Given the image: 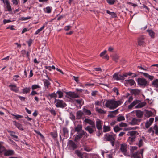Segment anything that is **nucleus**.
<instances>
[{
    "instance_id": "f257e3e1",
    "label": "nucleus",
    "mask_w": 158,
    "mask_h": 158,
    "mask_svg": "<svg viewBox=\"0 0 158 158\" xmlns=\"http://www.w3.org/2000/svg\"><path fill=\"white\" fill-rule=\"evenodd\" d=\"M122 100L120 99L118 101H115L113 99L108 100L105 103V106L110 109H114L123 103Z\"/></svg>"
},
{
    "instance_id": "f03ea898",
    "label": "nucleus",
    "mask_w": 158,
    "mask_h": 158,
    "mask_svg": "<svg viewBox=\"0 0 158 158\" xmlns=\"http://www.w3.org/2000/svg\"><path fill=\"white\" fill-rule=\"evenodd\" d=\"M138 134V132L136 131H131L128 132L127 135L130 136L128 139V141L130 144H131L132 143L135 141L137 136Z\"/></svg>"
},
{
    "instance_id": "7ed1b4c3",
    "label": "nucleus",
    "mask_w": 158,
    "mask_h": 158,
    "mask_svg": "<svg viewBox=\"0 0 158 158\" xmlns=\"http://www.w3.org/2000/svg\"><path fill=\"white\" fill-rule=\"evenodd\" d=\"M55 105L57 108H63L66 106V103L62 100L55 99Z\"/></svg>"
},
{
    "instance_id": "20e7f679",
    "label": "nucleus",
    "mask_w": 158,
    "mask_h": 158,
    "mask_svg": "<svg viewBox=\"0 0 158 158\" xmlns=\"http://www.w3.org/2000/svg\"><path fill=\"white\" fill-rule=\"evenodd\" d=\"M138 84L142 87H144L147 85V80L143 78H138L137 79Z\"/></svg>"
},
{
    "instance_id": "39448f33",
    "label": "nucleus",
    "mask_w": 158,
    "mask_h": 158,
    "mask_svg": "<svg viewBox=\"0 0 158 158\" xmlns=\"http://www.w3.org/2000/svg\"><path fill=\"white\" fill-rule=\"evenodd\" d=\"M127 145L125 143L120 144V151L125 156H127L128 155L127 150Z\"/></svg>"
},
{
    "instance_id": "423d86ee",
    "label": "nucleus",
    "mask_w": 158,
    "mask_h": 158,
    "mask_svg": "<svg viewBox=\"0 0 158 158\" xmlns=\"http://www.w3.org/2000/svg\"><path fill=\"white\" fill-rule=\"evenodd\" d=\"M83 135H84V137H87L89 136L86 132H85L84 131H82L81 133H80L79 134L75 135L74 140L77 141L81 138Z\"/></svg>"
},
{
    "instance_id": "0eeeda50",
    "label": "nucleus",
    "mask_w": 158,
    "mask_h": 158,
    "mask_svg": "<svg viewBox=\"0 0 158 158\" xmlns=\"http://www.w3.org/2000/svg\"><path fill=\"white\" fill-rule=\"evenodd\" d=\"M104 139L108 141H115V135L106 134L104 136Z\"/></svg>"
},
{
    "instance_id": "6e6552de",
    "label": "nucleus",
    "mask_w": 158,
    "mask_h": 158,
    "mask_svg": "<svg viewBox=\"0 0 158 158\" xmlns=\"http://www.w3.org/2000/svg\"><path fill=\"white\" fill-rule=\"evenodd\" d=\"M135 84V81L133 79L126 80L125 81V85L126 86H132Z\"/></svg>"
},
{
    "instance_id": "1a4fd4ad",
    "label": "nucleus",
    "mask_w": 158,
    "mask_h": 158,
    "mask_svg": "<svg viewBox=\"0 0 158 158\" xmlns=\"http://www.w3.org/2000/svg\"><path fill=\"white\" fill-rule=\"evenodd\" d=\"M140 121V119L133 118L130 122V124L132 125H139Z\"/></svg>"
},
{
    "instance_id": "9d476101",
    "label": "nucleus",
    "mask_w": 158,
    "mask_h": 158,
    "mask_svg": "<svg viewBox=\"0 0 158 158\" xmlns=\"http://www.w3.org/2000/svg\"><path fill=\"white\" fill-rule=\"evenodd\" d=\"M14 153V151L13 150H5L4 151V155L6 156L13 155Z\"/></svg>"
},
{
    "instance_id": "9b49d317",
    "label": "nucleus",
    "mask_w": 158,
    "mask_h": 158,
    "mask_svg": "<svg viewBox=\"0 0 158 158\" xmlns=\"http://www.w3.org/2000/svg\"><path fill=\"white\" fill-rule=\"evenodd\" d=\"M113 78L116 80H124V78L122 75L119 74L117 73H115L113 76Z\"/></svg>"
},
{
    "instance_id": "f8f14e48",
    "label": "nucleus",
    "mask_w": 158,
    "mask_h": 158,
    "mask_svg": "<svg viewBox=\"0 0 158 158\" xmlns=\"http://www.w3.org/2000/svg\"><path fill=\"white\" fill-rule=\"evenodd\" d=\"M154 119L153 118H150L148 120L146 121L145 123V127L146 128H148L153 122Z\"/></svg>"
},
{
    "instance_id": "ddd939ff",
    "label": "nucleus",
    "mask_w": 158,
    "mask_h": 158,
    "mask_svg": "<svg viewBox=\"0 0 158 158\" xmlns=\"http://www.w3.org/2000/svg\"><path fill=\"white\" fill-rule=\"evenodd\" d=\"M96 127L98 130H101L102 127V121L99 119H97L96 121Z\"/></svg>"
},
{
    "instance_id": "4468645a",
    "label": "nucleus",
    "mask_w": 158,
    "mask_h": 158,
    "mask_svg": "<svg viewBox=\"0 0 158 158\" xmlns=\"http://www.w3.org/2000/svg\"><path fill=\"white\" fill-rule=\"evenodd\" d=\"M9 87L11 90L15 92H17L19 91V88L17 87L15 85L11 84L9 85Z\"/></svg>"
},
{
    "instance_id": "2eb2a0df",
    "label": "nucleus",
    "mask_w": 158,
    "mask_h": 158,
    "mask_svg": "<svg viewBox=\"0 0 158 158\" xmlns=\"http://www.w3.org/2000/svg\"><path fill=\"white\" fill-rule=\"evenodd\" d=\"M140 101L136 100H134L132 103H131L128 106V109H131L134 106L137 105Z\"/></svg>"
},
{
    "instance_id": "dca6fc26",
    "label": "nucleus",
    "mask_w": 158,
    "mask_h": 158,
    "mask_svg": "<svg viewBox=\"0 0 158 158\" xmlns=\"http://www.w3.org/2000/svg\"><path fill=\"white\" fill-rule=\"evenodd\" d=\"M67 95L71 98H77L79 97L78 95L74 92H67Z\"/></svg>"
},
{
    "instance_id": "f3484780",
    "label": "nucleus",
    "mask_w": 158,
    "mask_h": 158,
    "mask_svg": "<svg viewBox=\"0 0 158 158\" xmlns=\"http://www.w3.org/2000/svg\"><path fill=\"white\" fill-rule=\"evenodd\" d=\"M84 122L85 123L89 124L92 126V127L95 128L94 123L92 120L87 118H85Z\"/></svg>"
},
{
    "instance_id": "a211bd4d",
    "label": "nucleus",
    "mask_w": 158,
    "mask_h": 158,
    "mask_svg": "<svg viewBox=\"0 0 158 158\" xmlns=\"http://www.w3.org/2000/svg\"><path fill=\"white\" fill-rule=\"evenodd\" d=\"M68 145L69 147L72 148L73 150L76 148L77 147L75 143L73 141L70 140L69 141Z\"/></svg>"
},
{
    "instance_id": "6ab92c4d",
    "label": "nucleus",
    "mask_w": 158,
    "mask_h": 158,
    "mask_svg": "<svg viewBox=\"0 0 158 158\" xmlns=\"http://www.w3.org/2000/svg\"><path fill=\"white\" fill-rule=\"evenodd\" d=\"M75 131L77 132L81 133L82 131H84L82 129V126L81 124H79L75 127L74 128Z\"/></svg>"
},
{
    "instance_id": "aec40b11",
    "label": "nucleus",
    "mask_w": 158,
    "mask_h": 158,
    "mask_svg": "<svg viewBox=\"0 0 158 158\" xmlns=\"http://www.w3.org/2000/svg\"><path fill=\"white\" fill-rule=\"evenodd\" d=\"M149 36L152 39H154L155 37V33L152 30H146Z\"/></svg>"
},
{
    "instance_id": "412c9836",
    "label": "nucleus",
    "mask_w": 158,
    "mask_h": 158,
    "mask_svg": "<svg viewBox=\"0 0 158 158\" xmlns=\"http://www.w3.org/2000/svg\"><path fill=\"white\" fill-rule=\"evenodd\" d=\"M84 113L81 110H79L76 113V117L77 119H80L83 116Z\"/></svg>"
},
{
    "instance_id": "4be33fe9",
    "label": "nucleus",
    "mask_w": 158,
    "mask_h": 158,
    "mask_svg": "<svg viewBox=\"0 0 158 158\" xmlns=\"http://www.w3.org/2000/svg\"><path fill=\"white\" fill-rule=\"evenodd\" d=\"M85 129L90 134H93L94 131V130L89 126H87L86 127H85Z\"/></svg>"
},
{
    "instance_id": "5701e85b",
    "label": "nucleus",
    "mask_w": 158,
    "mask_h": 158,
    "mask_svg": "<svg viewBox=\"0 0 158 158\" xmlns=\"http://www.w3.org/2000/svg\"><path fill=\"white\" fill-rule=\"evenodd\" d=\"M146 104V102H143L139 103V102L138 104L135 106V108H141L145 106Z\"/></svg>"
},
{
    "instance_id": "b1692460",
    "label": "nucleus",
    "mask_w": 158,
    "mask_h": 158,
    "mask_svg": "<svg viewBox=\"0 0 158 158\" xmlns=\"http://www.w3.org/2000/svg\"><path fill=\"white\" fill-rule=\"evenodd\" d=\"M141 73L146 78H148L151 80H153L154 78V77L153 76L150 75L146 73L141 72Z\"/></svg>"
},
{
    "instance_id": "393cba45",
    "label": "nucleus",
    "mask_w": 158,
    "mask_h": 158,
    "mask_svg": "<svg viewBox=\"0 0 158 158\" xmlns=\"http://www.w3.org/2000/svg\"><path fill=\"white\" fill-rule=\"evenodd\" d=\"M43 82L46 89H48L51 84L49 81L47 79H44L43 80Z\"/></svg>"
},
{
    "instance_id": "a878e982",
    "label": "nucleus",
    "mask_w": 158,
    "mask_h": 158,
    "mask_svg": "<svg viewBox=\"0 0 158 158\" xmlns=\"http://www.w3.org/2000/svg\"><path fill=\"white\" fill-rule=\"evenodd\" d=\"M95 111L99 113L104 114L106 113V112L101 108H99L98 107H97L95 108Z\"/></svg>"
},
{
    "instance_id": "bb28decb",
    "label": "nucleus",
    "mask_w": 158,
    "mask_h": 158,
    "mask_svg": "<svg viewBox=\"0 0 158 158\" xmlns=\"http://www.w3.org/2000/svg\"><path fill=\"white\" fill-rule=\"evenodd\" d=\"M14 125H15L18 129L21 130H23L22 126L21 124L15 121L14 122Z\"/></svg>"
},
{
    "instance_id": "cd10ccee",
    "label": "nucleus",
    "mask_w": 158,
    "mask_h": 158,
    "mask_svg": "<svg viewBox=\"0 0 158 158\" xmlns=\"http://www.w3.org/2000/svg\"><path fill=\"white\" fill-rule=\"evenodd\" d=\"M5 4L6 5V8L7 11L9 12L11 11L12 10V9L9 1H8V2L5 3Z\"/></svg>"
},
{
    "instance_id": "c85d7f7f",
    "label": "nucleus",
    "mask_w": 158,
    "mask_h": 158,
    "mask_svg": "<svg viewBox=\"0 0 158 158\" xmlns=\"http://www.w3.org/2000/svg\"><path fill=\"white\" fill-rule=\"evenodd\" d=\"M138 44L139 45H143L144 44V38L141 37L138 39Z\"/></svg>"
},
{
    "instance_id": "c756f323",
    "label": "nucleus",
    "mask_w": 158,
    "mask_h": 158,
    "mask_svg": "<svg viewBox=\"0 0 158 158\" xmlns=\"http://www.w3.org/2000/svg\"><path fill=\"white\" fill-rule=\"evenodd\" d=\"M131 93L135 95H138L140 92V90L137 89H132L131 90Z\"/></svg>"
},
{
    "instance_id": "7c9ffc66",
    "label": "nucleus",
    "mask_w": 158,
    "mask_h": 158,
    "mask_svg": "<svg viewBox=\"0 0 158 158\" xmlns=\"http://www.w3.org/2000/svg\"><path fill=\"white\" fill-rule=\"evenodd\" d=\"M118 109L116 110H115L111 111L110 112L111 114L108 115V116H110L111 117H113L114 116L118 113Z\"/></svg>"
},
{
    "instance_id": "2f4dec72",
    "label": "nucleus",
    "mask_w": 158,
    "mask_h": 158,
    "mask_svg": "<svg viewBox=\"0 0 158 158\" xmlns=\"http://www.w3.org/2000/svg\"><path fill=\"white\" fill-rule=\"evenodd\" d=\"M125 119V117L124 116L119 114L117 116V120L118 122H120L124 121Z\"/></svg>"
},
{
    "instance_id": "473e14b6",
    "label": "nucleus",
    "mask_w": 158,
    "mask_h": 158,
    "mask_svg": "<svg viewBox=\"0 0 158 158\" xmlns=\"http://www.w3.org/2000/svg\"><path fill=\"white\" fill-rule=\"evenodd\" d=\"M31 90V88L30 87H26L24 88L22 91L23 93L24 94H27L29 93Z\"/></svg>"
},
{
    "instance_id": "72a5a7b5",
    "label": "nucleus",
    "mask_w": 158,
    "mask_h": 158,
    "mask_svg": "<svg viewBox=\"0 0 158 158\" xmlns=\"http://www.w3.org/2000/svg\"><path fill=\"white\" fill-rule=\"evenodd\" d=\"M136 115L137 117L139 118H141L143 115V112L140 110H136Z\"/></svg>"
},
{
    "instance_id": "f704fd0d",
    "label": "nucleus",
    "mask_w": 158,
    "mask_h": 158,
    "mask_svg": "<svg viewBox=\"0 0 158 158\" xmlns=\"http://www.w3.org/2000/svg\"><path fill=\"white\" fill-rule=\"evenodd\" d=\"M75 153L77 154L79 157L82 158L83 154L81 152L78 150H76L75 151Z\"/></svg>"
},
{
    "instance_id": "c9c22d12",
    "label": "nucleus",
    "mask_w": 158,
    "mask_h": 158,
    "mask_svg": "<svg viewBox=\"0 0 158 158\" xmlns=\"http://www.w3.org/2000/svg\"><path fill=\"white\" fill-rule=\"evenodd\" d=\"M110 130V127L109 126H103V131L104 132H106L109 131Z\"/></svg>"
},
{
    "instance_id": "e433bc0d",
    "label": "nucleus",
    "mask_w": 158,
    "mask_h": 158,
    "mask_svg": "<svg viewBox=\"0 0 158 158\" xmlns=\"http://www.w3.org/2000/svg\"><path fill=\"white\" fill-rule=\"evenodd\" d=\"M83 112L86 115H90L91 114V111L86 108L83 109Z\"/></svg>"
},
{
    "instance_id": "4c0bfd02",
    "label": "nucleus",
    "mask_w": 158,
    "mask_h": 158,
    "mask_svg": "<svg viewBox=\"0 0 158 158\" xmlns=\"http://www.w3.org/2000/svg\"><path fill=\"white\" fill-rule=\"evenodd\" d=\"M44 10L45 12L47 13H50L52 11V7L49 6H48L46 7Z\"/></svg>"
},
{
    "instance_id": "58836bf2",
    "label": "nucleus",
    "mask_w": 158,
    "mask_h": 158,
    "mask_svg": "<svg viewBox=\"0 0 158 158\" xmlns=\"http://www.w3.org/2000/svg\"><path fill=\"white\" fill-rule=\"evenodd\" d=\"M148 132L149 133H151L152 135L153 136L154 134L153 127H150L148 130Z\"/></svg>"
},
{
    "instance_id": "ea45409f",
    "label": "nucleus",
    "mask_w": 158,
    "mask_h": 158,
    "mask_svg": "<svg viewBox=\"0 0 158 158\" xmlns=\"http://www.w3.org/2000/svg\"><path fill=\"white\" fill-rule=\"evenodd\" d=\"M152 85L154 87L158 88V79H156L153 81Z\"/></svg>"
},
{
    "instance_id": "a19ab883",
    "label": "nucleus",
    "mask_w": 158,
    "mask_h": 158,
    "mask_svg": "<svg viewBox=\"0 0 158 158\" xmlns=\"http://www.w3.org/2000/svg\"><path fill=\"white\" fill-rule=\"evenodd\" d=\"M41 87L40 86L38 85H32L31 89L32 90H34L38 88H40Z\"/></svg>"
},
{
    "instance_id": "79ce46f5",
    "label": "nucleus",
    "mask_w": 158,
    "mask_h": 158,
    "mask_svg": "<svg viewBox=\"0 0 158 158\" xmlns=\"http://www.w3.org/2000/svg\"><path fill=\"white\" fill-rule=\"evenodd\" d=\"M45 27L44 25H43L40 28L38 29L35 32V35L38 34Z\"/></svg>"
},
{
    "instance_id": "37998d69",
    "label": "nucleus",
    "mask_w": 158,
    "mask_h": 158,
    "mask_svg": "<svg viewBox=\"0 0 158 158\" xmlns=\"http://www.w3.org/2000/svg\"><path fill=\"white\" fill-rule=\"evenodd\" d=\"M133 99V98L132 96H130L128 100H127L125 103V104L126 105H127L128 103H130L131 102L132 100Z\"/></svg>"
},
{
    "instance_id": "c03bdc74",
    "label": "nucleus",
    "mask_w": 158,
    "mask_h": 158,
    "mask_svg": "<svg viewBox=\"0 0 158 158\" xmlns=\"http://www.w3.org/2000/svg\"><path fill=\"white\" fill-rule=\"evenodd\" d=\"M56 93L57 94V95L58 94V98H61L63 97V93L62 92L60 91H58L56 92Z\"/></svg>"
},
{
    "instance_id": "a18cd8bd",
    "label": "nucleus",
    "mask_w": 158,
    "mask_h": 158,
    "mask_svg": "<svg viewBox=\"0 0 158 158\" xmlns=\"http://www.w3.org/2000/svg\"><path fill=\"white\" fill-rule=\"evenodd\" d=\"M153 115V113L152 112L149 111H146L145 115L146 116L149 117L152 116Z\"/></svg>"
},
{
    "instance_id": "49530a36",
    "label": "nucleus",
    "mask_w": 158,
    "mask_h": 158,
    "mask_svg": "<svg viewBox=\"0 0 158 158\" xmlns=\"http://www.w3.org/2000/svg\"><path fill=\"white\" fill-rule=\"evenodd\" d=\"M122 130V128L118 126H117L114 128V130L116 132H117Z\"/></svg>"
},
{
    "instance_id": "de8ad7c7",
    "label": "nucleus",
    "mask_w": 158,
    "mask_h": 158,
    "mask_svg": "<svg viewBox=\"0 0 158 158\" xmlns=\"http://www.w3.org/2000/svg\"><path fill=\"white\" fill-rule=\"evenodd\" d=\"M139 153L138 152H136L135 153H133L131 156L132 158H136L139 157L138 156Z\"/></svg>"
},
{
    "instance_id": "09e8293b",
    "label": "nucleus",
    "mask_w": 158,
    "mask_h": 158,
    "mask_svg": "<svg viewBox=\"0 0 158 158\" xmlns=\"http://www.w3.org/2000/svg\"><path fill=\"white\" fill-rule=\"evenodd\" d=\"M144 138H143L142 139H141L139 141L138 146L139 147H140L143 145V140Z\"/></svg>"
},
{
    "instance_id": "8fccbe9b",
    "label": "nucleus",
    "mask_w": 158,
    "mask_h": 158,
    "mask_svg": "<svg viewBox=\"0 0 158 158\" xmlns=\"http://www.w3.org/2000/svg\"><path fill=\"white\" fill-rule=\"evenodd\" d=\"M153 129L154 133L156 135H158V127L156 125L154 126Z\"/></svg>"
},
{
    "instance_id": "3c124183",
    "label": "nucleus",
    "mask_w": 158,
    "mask_h": 158,
    "mask_svg": "<svg viewBox=\"0 0 158 158\" xmlns=\"http://www.w3.org/2000/svg\"><path fill=\"white\" fill-rule=\"evenodd\" d=\"M9 132L10 133V135L12 136L14 138L17 139L18 138L17 136L15 135V132L12 131H10Z\"/></svg>"
},
{
    "instance_id": "603ef678",
    "label": "nucleus",
    "mask_w": 158,
    "mask_h": 158,
    "mask_svg": "<svg viewBox=\"0 0 158 158\" xmlns=\"http://www.w3.org/2000/svg\"><path fill=\"white\" fill-rule=\"evenodd\" d=\"M106 1L109 4L113 5L114 3L116 0H106Z\"/></svg>"
},
{
    "instance_id": "864d4df0",
    "label": "nucleus",
    "mask_w": 158,
    "mask_h": 158,
    "mask_svg": "<svg viewBox=\"0 0 158 158\" xmlns=\"http://www.w3.org/2000/svg\"><path fill=\"white\" fill-rule=\"evenodd\" d=\"M13 115L14 116V118H15L18 119L19 118H22L23 116L21 115H19L18 114L17 115H14L13 114Z\"/></svg>"
},
{
    "instance_id": "5fc2aeb1",
    "label": "nucleus",
    "mask_w": 158,
    "mask_h": 158,
    "mask_svg": "<svg viewBox=\"0 0 158 158\" xmlns=\"http://www.w3.org/2000/svg\"><path fill=\"white\" fill-rule=\"evenodd\" d=\"M69 114L70 118L72 120H74L75 119V117L74 115L71 113H70Z\"/></svg>"
},
{
    "instance_id": "6e6d98bb",
    "label": "nucleus",
    "mask_w": 158,
    "mask_h": 158,
    "mask_svg": "<svg viewBox=\"0 0 158 158\" xmlns=\"http://www.w3.org/2000/svg\"><path fill=\"white\" fill-rule=\"evenodd\" d=\"M5 149V148L0 144V154L4 151Z\"/></svg>"
},
{
    "instance_id": "4d7b16f0",
    "label": "nucleus",
    "mask_w": 158,
    "mask_h": 158,
    "mask_svg": "<svg viewBox=\"0 0 158 158\" xmlns=\"http://www.w3.org/2000/svg\"><path fill=\"white\" fill-rule=\"evenodd\" d=\"M11 1L13 4L15 6L17 5L19 2V0H11Z\"/></svg>"
},
{
    "instance_id": "13d9d810",
    "label": "nucleus",
    "mask_w": 158,
    "mask_h": 158,
    "mask_svg": "<svg viewBox=\"0 0 158 158\" xmlns=\"http://www.w3.org/2000/svg\"><path fill=\"white\" fill-rule=\"evenodd\" d=\"M63 132L64 135L67 134L68 133V130L66 127H64L63 129Z\"/></svg>"
},
{
    "instance_id": "bf43d9fd",
    "label": "nucleus",
    "mask_w": 158,
    "mask_h": 158,
    "mask_svg": "<svg viewBox=\"0 0 158 158\" xmlns=\"http://www.w3.org/2000/svg\"><path fill=\"white\" fill-rule=\"evenodd\" d=\"M50 96L51 98H57V93H52L50 95Z\"/></svg>"
},
{
    "instance_id": "052dcab7",
    "label": "nucleus",
    "mask_w": 158,
    "mask_h": 158,
    "mask_svg": "<svg viewBox=\"0 0 158 158\" xmlns=\"http://www.w3.org/2000/svg\"><path fill=\"white\" fill-rule=\"evenodd\" d=\"M94 86L93 84L86 83L85 85V86H86L87 88H89V87H91Z\"/></svg>"
},
{
    "instance_id": "680f3d73",
    "label": "nucleus",
    "mask_w": 158,
    "mask_h": 158,
    "mask_svg": "<svg viewBox=\"0 0 158 158\" xmlns=\"http://www.w3.org/2000/svg\"><path fill=\"white\" fill-rule=\"evenodd\" d=\"M95 105L96 106L98 105L99 106H101V102L99 101H97L95 102Z\"/></svg>"
},
{
    "instance_id": "e2e57ef3",
    "label": "nucleus",
    "mask_w": 158,
    "mask_h": 158,
    "mask_svg": "<svg viewBox=\"0 0 158 158\" xmlns=\"http://www.w3.org/2000/svg\"><path fill=\"white\" fill-rule=\"evenodd\" d=\"M119 125L120 127H126L127 126L126 123H121L119 124Z\"/></svg>"
},
{
    "instance_id": "0e129e2a",
    "label": "nucleus",
    "mask_w": 158,
    "mask_h": 158,
    "mask_svg": "<svg viewBox=\"0 0 158 158\" xmlns=\"http://www.w3.org/2000/svg\"><path fill=\"white\" fill-rule=\"evenodd\" d=\"M35 132L38 135H39L43 139L44 138V137L43 136V135L39 132L37 131L36 130H35Z\"/></svg>"
},
{
    "instance_id": "69168bd1",
    "label": "nucleus",
    "mask_w": 158,
    "mask_h": 158,
    "mask_svg": "<svg viewBox=\"0 0 158 158\" xmlns=\"http://www.w3.org/2000/svg\"><path fill=\"white\" fill-rule=\"evenodd\" d=\"M19 77V75H14L13 76V80L15 81H17L18 80V78Z\"/></svg>"
},
{
    "instance_id": "338daca9",
    "label": "nucleus",
    "mask_w": 158,
    "mask_h": 158,
    "mask_svg": "<svg viewBox=\"0 0 158 158\" xmlns=\"http://www.w3.org/2000/svg\"><path fill=\"white\" fill-rule=\"evenodd\" d=\"M118 58V56L117 55H114L113 57V60L115 61L116 62L117 61V60Z\"/></svg>"
},
{
    "instance_id": "774afa93",
    "label": "nucleus",
    "mask_w": 158,
    "mask_h": 158,
    "mask_svg": "<svg viewBox=\"0 0 158 158\" xmlns=\"http://www.w3.org/2000/svg\"><path fill=\"white\" fill-rule=\"evenodd\" d=\"M113 91L114 92H116L117 95H118L119 94L118 89L117 88H114L113 89Z\"/></svg>"
}]
</instances>
